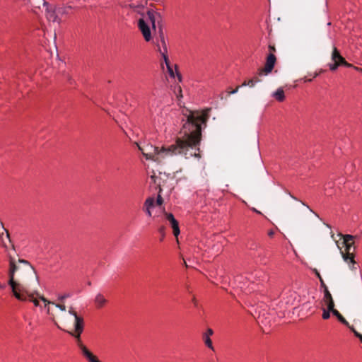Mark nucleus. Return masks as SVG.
I'll return each instance as SVG.
<instances>
[{"label":"nucleus","mask_w":362,"mask_h":362,"mask_svg":"<svg viewBox=\"0 0 362 362\" xmlns=\"http://www.w3.org/2000/svg\"><path fill=\"white\" fill-rule=\"evenodd\" d=\"M144 3L146 4V1L143 2L140 0H124L121 6L130 18H134L132 23H160V14L146 7Z\"/></svg>","instance_id":"obj_1"},{"label":"nucleus","mask_w":362,"mask_h":362,"mask_svg":"<svg viewBox=\"0 0 362 362\" xmlns=\"http://www.w3.org/2000/svg\"><path fill=\"white\" fill-rule=\"evenodd\" d=\"M43 6L46 8V16L49 23H62L74 15L79 6L75 1L64 0L58 6H52L45 0H42Z\"/></svg>","instance_id":"obj_2"}]
</instances>
